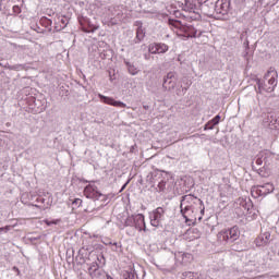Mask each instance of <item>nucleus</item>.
<instances>
[{"label": "nucleus", "instance_id": "f257e3e1", "mask_svg": "<svg viewBox=\"0 0 279 279\" xmlns=\"http://www.w3.org/2000/svg\"><path fill=\"white\" fill-rule=\"evenodd\" d=\"M185 8H189V10L201 8L202 13L209 19L217 16V4L215 0H185Z\"/></svg>", "mask_w": 279, "mask_h": 279}, {"label": "nucleus", "instance_id": "f03ea898", "mask_svg": "<svg viewBox=\"0 0 279 279\" xmlns=\"http://www.w3.org/2000/svg\"><path fill=\"white\" fill-rule=\"evenodd\" d=\"M256 84L259 93H262V90H265V93H274L276 86H278V71H276V68H269L264 75V80L257 78Z\"/></svg>", "mask_w": 279, "mask_h": 279}, {"label": "nucleus", "instance_id": "7ed1b4c3", "mask_svg": "<svg viewBox=\"0 0 279 279\" xmlns=\"http://www.w3.org/2000/svg\"><path fill=\"white\" fill-rule=\"evenodd\" d=\"M240 236L241 230H239V226L221 230L217 234L218 241H220V243H226L227 245H232L234 241H239Z\"/></svg>", "mask_w": 279, "mask_h": 279}, {"label": "nucleus", "instance_id": "20e7f679", "mask_svg": "<svg viewBox=\"0 0 279 279\" xmlns=\"http://www.w3.org/2000/svg\"><path fill=\"white\" fill-rule=\"evenodd\" d=\"M232 10L231 0L216 1V21H230V11Z\"/></svg>", "mask_w": 279, "mask_h": 279}, {"label": "nucleus", "instance_id": "39448f33", "mask_svg": "<svg viewBox=\"0 0 279 279\" xmlns=\"http://www.w3.org/2000/svg\"><path fill=\"white\" fill-rule=\"evenodd\" d=\"M193 206H198L201 215H204L206 207H204L203 199L193 196V194H187L181 197L180 208H191Z\"/></svg>", "mask_w": 279, "mask_h": 279}, {"label": "nucleus", "instance_id": "423d86ee", "mask_svg": "<svg viewBox=\"0 0 279 279\" xmlns=\"http://www.w3.org/2000/svg\"><path fill=\"white\" fill-rule=\"evenodd\" d=\"M151 184H157V192L158 193H165V190L167 189V180L162 179V171L156 170L154 172H150L147 177Z\"/></svg>", "mask_w": 279, "mask_h": 279}, {"label": "nucleus", "instance_id": "0eeeda50", "mask_svg": "<svg viewBox=\"0 0 279 279\" xmlns=\"http://www.w3.org/2000/svg\"><path fill=\"white\" fill-rule=\"evenodd\" d=\"M87 269L90 278L93 279H112L110 275H108L104 269L99 267V264H97V262H93Z\"/></svg>", "mask_w": 279, "mask_h": 279}, {"label": "nucleus", "instance_id": "6e6552de", "mask_svg": "<svg viewBox=\"0 0 279 279\" xmlns=\"http://www.w3.org/2000/svg\"><path fill=\"white\" fill-rule=\"evenodd\" d=\"M274 184L265 183L264 185L253 187L251 193L253 197H265L266 195H269V193H274Z\"/></svg>", "mask_w": 279, "mask_h": 279}, {"label": "nucleus", "instance_id": "1a4fd4ad", "mask_svg": "<svg viewBox=\"0 0 279 279\" xmlns=\"http://www.w3.org/2000/svg\"><path fill=\"white\" fill-rule=\"evenodd\" d=\"M166 209L163 207H157L151 213H149L150 226L154 228H158L160 226V221L165 219Z\"/></svg>", "mask_w": 279, "mask_h": 279}, {"label": "nucleus", "instance_id": "9d476101", "mask_svg": "<svg viewBox=\"0 0 279 279\" xmlns=\"http://www.w3.org/2000/svg\"><path fill=\"white\" fill-rule=\"evenodd\" d=\"M175 86H178V74L175 72H168L166 76H163L162 88L165 90H174Z\"/></svg>", "mask_w": 279, "mask_h": 279}, {"label": "nucleus", "instance_id": "9b49d317", "mask_svg": "<svg viewBox=\"0 0 279 279\" xmlns=\"http://www.w3.org/2000/svg\"><path fill=\"white\" fill-rule=\"evenodd\" d=\"M90 252H93L89 247L83 246L76 257V265H88V263H90V260H93V257H90Z\"/></svg>", "mask_w": 279, "mask_h": 279}, {"label": "nucleus", "instance_id": "f8f14e48", "mask_svg": "<svg viewBox=\"0 0 279 279\" xmlns=\"http://www.w3.org/2000/svg\"><path fill=\"white\" fill-rule=\"evenodd\" d=\"M84 195L85 197H87V199H93L94 202H97L99 197H104V194H101V192H99V190L97 189V185L94 184H88L87 186H85Z\"/></svg>", "mask_w": 279, "mask_h": 279}, {"label": "nucleus", "instance_id": "ddd939ff", "mask_svg": "<svg viewBox=\"0 0 279 279\" xmlns=\"http://www.w3.org/2000/svg\"><path fill=\"white\" fill-rule=\"evenodd\" d=\"M78 22L82 27V32H85L86 34H95V32L99 29V25L92 23L88 17H81Z\"/></svg>", "mask_w": 279, "mask_h": 279}, {"label": "nucleus", "instance_id": "4468645a", "mask_svg": "<svg viewBox=\"0 0 279 279\" xmlns=\"http://www.w3.org/2000/svg\"><path fill=\"white\" fill-rule=\"evenodd\" d=\"M167 51H169V47L167 46V44L153 43L148 46V52L153 53L154 56L158 53H167Z\"/></svg>", "mask_w": 279, "mask_h": 279}, {"label": "nucleus", "instance_id": "2eb2a0df", "mask_svg": "<svg viewBox=\"0 0 279 279\" xmlns=\"http://www.w3.org/2000/svg\"><path fill=\"white\" fill-rule=\"evenodd\" d=\"M264 123L269 126L270 130L279 131V113H269L264 120Z\"/></svg>", "mask_w": 279, "mask_h": 279}, {"label": "nucleus", "instance_id": "dca6fc26", "mask_svg": "<svg viewBox=\"0 0 279 279\" xmlns=\"http://www.w3.org/2000/svg\"><path fill=\"white\" fill-rule=\"evenodd\" d=\"M269 243H271V233L268 231L259 234L255 239L256 247H265V245H269Z\"/></svg>", "mask_w": 279, "mask_h": 279}, {"label": "nucleus", "instance_id": "f3484780", "mask_svg": "<svg viewBox=\"0 0 279 279\" xmlns=\"http://www.w3.org/2000/svg\"><path fill=\"white\" fill-rule=\"evenodd\" d=\"M99 99L102 104H107L108 106H114L116 108H128V105H125L121 100H114L113 98L104 96L99 94Z\"/></svg>", "mask_w": 279, "mask_h": 279}, {"label": "nucleus", "instance_id": "a211bd4d", "mask_svg": "<svg viewBox=\"0 0 279 279\" xmlns=\"http://www.w3.org/2000/svg\"><path fill=\"white\" fill-rule=\"evenodd\" d=\"M133 228L140 232H147V227L145 226V216L143 214L134 215V225Z\"/></svg>", "mask_w": 279, "mask_h": 279}, {"label": "nucleus", "instance_id": "6ab92c4d", "mask_svg": "<svg viewBox=\"0 0 279 279\" xmlns=\"http://www.w3.org/2000/svg\"><path fill=\"white\" fill-rule=\"evenodd\" d=\"M180 210H181L182 217H184L186 223H189V221H193V217H195V213H196L197 208H195V206L180 207Z\"/></svg>", "mask_w": 279, "mask_h": 279}, {"label": "nucleus", "instance_id": "aec40b11", "mask_svg": "<svg viewBox=\"0 0 279 279\" xmlns=\"http://www.w3.org/2000/svg\"><path fill=\"white\" fill-rule=\"evenodd\" d=\"M181 32L186 34L187 38H199L202 33L197 35V28L193 27L191 24H183Z\"/></svg>", "mask_w": 279, "mask_h": 279}, {"label": "nucleus", "instance_id": "412c9836", "mask_svg": "<svg viewBox=\"0 0 279 279\" xmlns=\"http://www.w3.org/2000/svg\"><path fill=\"white\" fill-rule=\"evenodd\" d=\"M69 25V19L66 16H59L58 21L54 22V29L53 33L56 32H62Z\"/></svg>", "mask_w": 279, "mask_h": 279}, {"label": "nucleus", "instance_id": "4be33fe9", "mask_svg": "<svg viewBox=\"0 0 279 279\" xmlns=\"http://www.w3.org/2000/svg\"><path fill=\"white\" fill-rule=\"evenodd\" d=\"M89 256L92 260H98V267H104V265H106V257L104 256V253L97 254V252L90 251Z\"/></svg>", "mask_w": 279, "mask_h": 279}, {"label": "nucleus", "instance_id": "5701e85b", "mask_svg": "<svg viewBox=\"0 0 279 279\" xmlns=\"http://www.w3.org/2000/svg\"><path fill=\"white\" fill-rule=\"evenodd\" d=\"M124 64L128 69V73H130V75H138V72L141 70H138V68L133 62H130V60L124 59Z\"/></svg>", "mask_w": 279, "mask_h": 279}, {"label": "nucleus", "instance_id": "b1692460", "mask_svg": "<svg viewBox=\"0 0 279 279\" xmlns=\"http://www.w3.org/2000/svg\"><path fill=\"white\" fill-rule=\"evenodd\" d=\"M219 121H221V116L217 114L204 125V130H215V125H219Z\"/></svg>", "mask_w": 279, "mask_h": 279}, {"label": "nucleus", "instance_id": "393cba45", "mask_svg": "<svg viewBox=\"0 0 279 279\" xmlns=\"http://www.w3.org/2000/svg\"><path fill=\"white\" fill-rule=\"evenodd\" d=\"M145 40V28H136V36L133 39L135 45H138Z\"/></svg>", "mask_w": 279, "mask_h": 279}, {"label": "nucleus", "instance_id": "a878e982", "mask_svg": "<svg viewBox=\"0 0 279 279\" xmlns=\"http://www.w3.org/2000/svg\"><path fill=\"white\" fill-rule=\"evenodd\" d=\"M185 10L189 11V14L184 15V19H186V20L190 19L191 21H199L202 19V15L199 13H195L196 9L191 10L185 7Z\"/></svg>", "mask_w": 279, "mask_h": 279}, {"label": "nucleus", "instance_id": "bb28decb", "mask_svg": "<svg viewBox=\"0 0 279 279\" xmlns=\"http://www.w3.org/2000/svg\"><path fill=\"white\" fill-rule=\"evenodd\" d=\"M40 25H43V27H46V29H48V32H53V28H51V25H53V21H51V19H48L47 16H43L39 20Z\"/></svg>", "mask_w": 279, "mask_h": 279}, {"label": "nucleus", "instance_id": "cd10ccee", "mask_svg": "<svg viewBox=\"0 0 279 279\" xmlns=\"http://www.w3.org/2000/svg\"><path fill=\"white\" fill-rule=\"evenodd\" d=\"M168 25H170L171 27H175L177 29H182L183 27V23L180 20H174V19H168Z\"/></svg>", "mask_w": 279, "mask_h": 279}, {"label": "nucleus", "instance_id": "c85d7f7f", "mask_svg": "<svg viewBox=\"0 0 279 279\" xmlns=\"http://www.w3.org/2000/svg\"><path fill=\"white\" fill-rule=\"evenodd\" d=\"M123 276H124V279H138V278H141V277H138V274L136 272L135 269L126 270Z\"/></svg>", "mask_w": 279, "mask_h": 279}, {"label": "nucleus", "instance_id": "c756f323", "mask_svg": "<svg viewBox=\"0 0 279 279\" xmlns=\"http://www.w3.org/2000/svg\"><path fill=\"white\" fill-rule=\"evenodd\" d=\"M240 206H242V208L244 209V210H247V213H250V210H252V207L254 206L253 204H252V201H241L240 202Z\"/></svg>", "mask_w": 279, "mask_h": 279}, {"label": "nucleus", "instance_id": "7c9ffc66", "mask_svg": "<svg viewBox=\"0 0 279 279\" xmlns=\"http://www.w3.org/2000/svg\"><path fill=\"white\" fill-rule=\"evenodd\" d=\"M182 279H199V276L193 271H185L182 274Z\"/></svg>", "mask_w": 279, "mask_h": 279}, {"label": "nucleus", "instance_id": "2f4dec72", "mask_svg": "<svg viewBox=\"0 0 279 279\" xmlns=\"http://www.w3.org/2000/svg\"><path fill=\"white\" fill-rule=\"evenodd\" d=\"M124 227H125V228H134V215L129 216V217L124 220Z\"/></svg>", "mask_w": 279, "mask_h": 279}, {"label": "nucleus", "instance_id": "473e14b6", "mask_svg": "<svg viewBox=\"0 0 279 279\" xmlns=\"http://www.w3.org/2000/svg\"><path fill=\"white\" fill-rule=\"evenodd\" d=\"M82 206V199L81 198H74L72 201V208L75 210V208H80Z\"/></svg>", "mask_w": 279, "mask_h": 279}, {"label": "nucleus", "instance_id": "72a5a7b5", "mask_svg": "<svg viewBox=\"0 0 279 279\" xmlns=\"http://www.w3.org/2000/svg\"><path fill=\"white\" fill-rule=\"evenodd\" d=\"M182 258H183V260H186L187 263H191V260L193 259V254H191V253H183L182 254Z\"/></svg>", "mask_w": 279, "mask_h": 279}, {"label": "nucleus", "instance_id": "f704fd0d", "mask_svg": "<svg viewBox=\"0 0 279 279\" xmlns=\"http://www.w3.org/2000/svg\"><path fill=\"white\" fill-rule=\"evenodd\" d=\"M266 159H267V157H265V158L263 159V157H260V155H259V156H257V158H256V160H255V165H257L258 167H260V165H263V162H265Z\"/></svg>", "mask_w": 279, "mask_h": 279}, {"label": "nucleus", "instance_id": "c9c22d12", "mask_svg": "<svg viewBox=\"0 0 279 279\" xmlns=\"http://www.w3.org/2000/svg\"><path fill=\"white\" fill-rule=\"evenodd\" d=\"M12 71H23L25 69V65L23 64H15L11 66Z\"/></svg>", "mask_w": 279, "mask_h": 279}, {"label": "nucleus", "instance_id": "e433bc0d", "mask_svg": "<svg viewBox=\"0 0 279 279\" xmlns=\"http://www.w3.org/2000/svg\"><path fill=\"white\" fill-rule=\"evenodd\" d=\"M253 169H254V171H256V172L258 173V175H260L262 178H265V177H266L265 171H264L265 168L256 169V168L253 166Z\"/></svg>", "mask_w": 279, "mask_h": 279}, {"label": "nucleus", "instance_id": "4c0bfd02", "mask_svg": "<svg viewBox=\"0 0 279 279\" xmlns=\"http://www.w3.org/2000/svg\"><path fill=\"white\" fill-rule=\"evenodd\" d=\"M46 226H58L60 220H45Z\"/></svg>", "mask_w": 279, "mask_h": 279}, {"label": "nucleus", "instance_id": "58836bf2", "mask_svg": "<svg viewBox=\"0 0 279 279\" xmlns=\"http://www.w3.org/2000/svg\"><path fill=\"white\" fill-rule=\"evenodd\" d=\"M144 14H154L155 16H158V10L156 9L144 10Z\"/></svg>", "mask_w": 279, "mask_h": 279}, {"label": "nucleus", "instance_id": "ea45409f", "mask_svg": "<svg viewBox=\"0 0 279 279\" xmlns=\"http://www.w3.org/2000/svg\"><path fill=\"white\" fill-rule=\"evenodd\" d=\"M134 27H137L136 29H143V22L142 21H135Z\"/></svg>", "mask_w": 279, "mask_h": 279}, {"label": "nucleus", "instance_id": "a19ab883", "mask_svg": "<svg viewBox=\"0 0 279 279\" xmlns=\"http://www.w3.org/2000/svg\"><path fill=\"white\" fill-rule=\"evenodd\" d=\"M13 14H21V7H19V5H13Z\"/></svg>", "mask_w": 279, "mask_h": 279}, {"label": "nucleus", "instance_id": "79ce46f5", "mask_svg": "<svg viewBox=\"0 0 279 279\" xmlns=\"http://www.w3.org/2000/svg\"><path fill=\"white\" fill-rule=\"evenodd\" d=\"M10 230H12L11 226H5L0 228V232H10Z\"/></svg>", "mask_w": 279, "mask_h": 279}, {"label": "nucleus", "instance_id": "37998d69", "mask_svg": "<svg viewBox=\"0 0 279 279\" xmlns=\"http://www.w3.org/2000/svg\"><path fill=\"white\" fill-rule=\"evenodd\" d=\"M174 16H175V19H182V16H183V19H184L185 15L180 11H174Z\"/></svg>", "mask_w": 279, "mask_h": 279}, {"label": "nucleus", "instance_id": "c03bdc74", "mask_svg": "<svg viewBox=\"0 0 279 279\" xmlns=\"http://www.w3.org/2000/svg\"><path fill=\"white\" fill-rule=\"evenodd\" d=\"M36 202H37V204H45L46 199H45V197H43V196H38V197L36 198Z\"/></svg>", "mask_w": 279, "mask_h": 279}, {"label": "nucleus", "instance_id": "a18cd8bd", "mask_svg": "<svg viewBox=\"0 0 279 279\" xmlns=\"http://www.w3.org/2000/svg\"><path fill=\"white\" fill-rule=\"evenodd\" d=\"M232 250H234V252H243V248L239 247L236 244H232Z\"/></svg>", "mask_w": 279, "mask_h": 279}, {"label": "nucleus", "instance_id": "49530a36", "mask_svg": "<svg viewBox=\"0 0 279 279\" xmlns=\"http://www.w3.org/2000/svg\"><path fill=\"white\" fill-rule=\"evenodd\" d=\"M244 47L245 49H250V40H247V38L244 40Z\"/></svg>", "mask_w": 279, "mask_h": 279}, {"label": "nucleus", "instance_id": "de8ad7c7", "mask_svg": "<svg viewBox=\"0 0 279 279\" xmlns=\"http://www.w3.org/2000/svg\"><path fill=\"white\" fill-rule=\"evenodd\" d=\"M128 184H130V181H128L126 183L123 184V186H122L121 190H120V193H121L122 191H125V187L128 186Z\"/></svg>", "mask_w": 279, "mask_h": 279}, {"label": "nucleus", "instance_id": "09e8293b", "mask_svg": "<svg viewBox=\"0 0 279 279\" xmlns=\"http://www.w3.org/2000/svg\"><path fill=\"white\" fill-rule=\"evenodd\" d=\"M245 36H247V32L242 33L240 36V39L243 40V38H245Z\"/></svg>", "mask_w": 279, "mask_h": 279}, {"label": "nucleus", "instance_id": "8fccbe9b", "mask_svg": "<svg viewBox=\"0 0 279 279\" xmlns=\"http://www.w3.org/2000/svg\"><path fill=\"white\" fill-rule=\"evenodd\" d=\"M150 58H151V54H149V53L144 54V59L149 60Z\"/></svg>", "mask_w": 279, "mask_h": 279}, {"label": "nucleus", "instance_id": "3c124183", "mask_svg": "<svg viewBox=\"0 0 279 279\" xmlns=\"http://www.w3.org/2000/svg\"><path fill=\"white\" fill-rule=\"evenodd\" d=\"M109 78L112 82V80H114V77H112V72L109 71Z\"/></svg>", "mask_w": 279, "mask_h": 279}, {"label": "nucleus", "instance_id": "603ef678", "mask_svg": "<svg viewBox=\"0 0 279 279\" xmlns=\"http://www.w3.org/2000/svg\"><path fill=\"white\" fill-rule=\"evenodd\" d=\"M143 108L144 110H149V105H144Z\"/></svg>", "mask_w": 279, "mask_h": 279}, {"label": "nucleus", "instance_id": "864d4df0", "mask_svg": "<svg viewBox=\"0 0 279 279\" xmlns=\"http://www.w3.org/2000/svg\"><path fill=\"white\" fill-rule=\"evenodd\" d=\"M170 258H175V254H173V252L170 253Z\"/></svg>", "mask_w": 279, "mask_h": 279}, {"label": "nucleus", "instance_id": "5fc2aeb1", "mask_svg": "<svg viewBox=\"0 0 279 279\" xmlns=\"http://www.w3.org/2000/svg\"><path fill=\"white\" fill-rule=\"evenodd\" d=\"M13 271H16L19 274V268L16 266H14Z\"/></svg>", "mask_w": 279, "mask_h": 279}, {"label": "nucleus", "instance_id": "6e6d98bb", "mask_svg": "<svg viewBox=\"0 0 279 279\" xmlns=\"http://www.w3.org/2000/svg\"><path fill=\"white\" fill-rule=\"evenodd\" d=\"M32 206H35V208H40V205H34V204H32Z\"/></svg>", "mask_w": 279, "mask_h": 279}, {"label": "nucleus", "instance_id": "4d7b16f0", "mask_svg": "<svg viewBox=\"0 0 279 279\" xmlns=\"http://www.w3.org/2000/svg\"><path fill=\"white\" fill-rule=\"evenodd\" d=\"M113 245H114L116 247H119V243H117V242H114Z\"/></svg>", "mask_w": 279, "mask_h": 279}, {"label": "nucleus", "instance_id": "13d9d810", "mask_svg": "<svg viewBox=\"0 0 279 279\" xmlns=\"http://www.w3.org/2000/svg\"><path fill=\"white\" fill-rule=\"evenodd\" d=\"M220 197H226V194H223V193H220Z\"/></svg>", "mask_w": 279, "mask_h": 279}, {"label": "nucleus", "instance_id": "bf43d9fd", "mask_svg": "<svg viewBox=\"0 0 279 279\" xmlns=\"http://www.w3.org/2000/svg\"><path fill=\"white\" fill-rule=\"evenodd\" d=\"M183 90H184V93H186V90H187L186 87H184Z\"/></svg>", "mask_w": 279, "mask_h": 279}, {"label": "nucleus", "instance_id": "052dcab7", "mask_svg": "<svg viewBox=\"0 0 279 279\" xmlns=\"http://www.w3.org/2000/svg\"><path fill=\"white\" fill-rule=\"evenodd\" d=\"M247 57V52L244 54V58H246Z\"/></svg>", "mask_w": 279, "mask_h": 279}]
</instances>
